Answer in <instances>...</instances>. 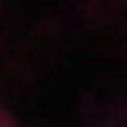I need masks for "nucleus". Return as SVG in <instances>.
Masks as SVG:
<instances>
[{"label":"nucleus","instance_id":"f257e3e1","mask_svg":"<svg viewBox=\"0 0 127 127\" xmlns=\"http://www.w3.org/2000/svg\"><path fill=\"white\" fill-rule=\"evenodd\" d=\"M126 104H127V102H126Z\"/></svg>","mask_w":127,"mask_h":127}]
</instances>
